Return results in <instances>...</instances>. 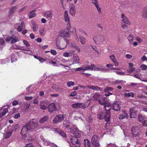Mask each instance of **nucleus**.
Here are the masks:
<instances>
[{"instance_id": "obj_29", "label": "nucleus", "mask_w": 147, "mask_h": 147, "mask_svg": "<svg viewBox=\"0 0 147 147\" xmlns=\"http://www.w3.org/2000/svg\"><path fill=\"white\" fill-rule=\"evenodd\" d=\"M110 58L112 60V61L113 62L115 65L116 66H118V63L116 61V59L115 58V57L114 55H111L110 56Z\"/></svg>"}, {"instance_id": "obj_26", "label": "nucleus", "mask_w": 147, "mask_h": 147, "mask_svg": "<svg viewBox=\"0 0 147 147\" xmlns=\"http://www.w3.org/2000/svg\"><path fill=\"white\" fill-rule=\"evenodd\" d=\"M49 119V116H44L41 118L39 121V122L40 123H43L48 121Z\"/></svg>"}, {"instance_id": "obj_37", "label": "nucleus", "mask_w": 147, "mask_h": 147, "mask_svg": "<svg viewBox=\"0 0 147 147\" xmlns=\"http://www.w3.org/2000/svg\"><path fill=\"white\" fill-rule=\"evenodd\" d=\"M35 10H33L30 11V14L31 15L29 16V18H31L33 17L36 16V13H32L33 12H35Z\"/></svg>"}, {"instance_id": "obj_61", "label": "nucleus", "mask_w": 147, "mask_h": 147, "mask_svg": "<svg viewBox=\"0 0 147 147\" xmlns=\"http://www.w3.org/2000/svg\"><path fill=\"white\" fill-rule=\"evenodd\" d=\"M33 98L32 96H26L25 97V98L26 100H29L32 99Z\"/></svg>"}, {"instance_id": "obj_30", "label": "nucleus", "mask_w": 147, "mask_h": 147, "mask_svg": "<svg viewBox=\"0 0 147 147\" xmlns=\"http://www.w3.org/2000/svg\"><path fill=\"white\" fill-rule=\"evenodd\" d=\"M87 87H88V88L93 90H96L97 91L101 90L100 88L98 86H88Z\"/></svg>"}, {"instance_id": "obj_12", "label": "nucleus", "mask_w": 147, "mask_h": 147, "mask_svg": "<svg viewBox=\"0 0 147 147\" xmlns=\"http://www.w3.org/2000/svg\"><path fill=\"white\" fill-rule=\"evenodd\" d=\"M18 38L14 35H13L12 36L8 37L5 39L6 42H9L11 40V43L13 44L17 41Z\"/></svg>"}, {"instance_id": "obj_8", "label": "nucleus", "mask_w": 147, "mask_h": 147, "mask_svg": "<svg viewBox=\"0 0 147 147\" xmlns=\"http://www.w3.org/2000/svg\"><path fill=\"white\" fill-rule=\"evenodd\" d=\"M97 136L96 135H94L92 137L91 140V143L92 145L95 147H98L99 144L98 139Z\"/></svg>"}, {"instance_id": "obj_18", "label": "nucleus", "mask_w": 147, "mask_h": 147, "mask_svg": "<svg viewBox=\"0 0 147 147\" xmlns=\"http://www.w3.org/2000/svg\"><path fill=\"white\" fill-rule=\"evenodd\" d=\"M69 11L70 13L73 16H74L76 13L75 6L73 4H71L69 6Z\"/></svg>"}, {"instance_id": "obj_45", "label": "nucleus", "mask_w": 147, "mask_h": 147, "mask_svg": "<svg viewBox=\"0 0 147 147\" xmlns=\"http://www.w3.org/2000/svg\"><path fill=\"white\" fill-rule=\"evenodd\" d=\"M89 69L93 70L94 71L95 65L94 64H92L90 65H88Z\"/></svg>"}, {"instance_id": "obj_34", "label": "nucleus", "mask_w": 147, "mask_h": 147, "mask_svg": "<svg viewBox=\"0 0 147 147\" xmlns=\"http://www.w3.org/2000/svg\"><path fill=\"white\" fill-rule=\"evenodd\" d=\"M25 28V25L24 22H22L20 25L19 26V32L22 31V30L24 29Z\"/></svg>"}, {"instance_id": "obj_41", "label": "nucleus", "mask_w": 147, "mask_h": 147, "mask_svg": "<svg viewBox=\"0 0 147 147\" xmlns=\"http://www.w3.org/2000/svg\"><path fill=\"white\" fill-rule=\"evenodd\" d=\"M13 127V129H11V130L12 131H13L14 132H16L18 128V124H15L14 125Z\"/></svg>"}, {"instance_id": "obj_48", "label": "nucleus", "mask_w": 147, "mask_h": 147, "mask_svg": "<svg viewBox=\"0 0 147 147\" xmlns=\"http://www.w3.org/2000/svg\"><path fill=\"white\" fill-rule=\"evenodd\" d=\"M140 68L142 70H145L147 69V66L144 64H142L141 65Z\"/></svg>"}, {"instance_id": "obj_53", "label": "nucleus", "mask_w": 147, "mask_h": 147, "mask_svg": "<svg viewBox=\"0 0 147 147\" xmlns=\"http://www.w3.org/2000/svg\"><path fill=\"white\" fill-rule=\"evenodd\" d=\"M83 67H78L75 69V72L78 71H83Z\"/></svg>"}, {"instance_id": "obj_20", "label": "nucleus", "mask_w": 147, "mask_h": 147, "mask_svg": "<svg viewBox=\"0 0 147 147\" xmlns=\"http://www.w3.org/2000/svg\"><path fill=\"white\" fill-rule=\"evenodd\" d=\"M73 136H75L76 138L80 137V132L78 129H74L72 131Z\"/></svg>"}, {"instance_id": "obj_55", "label": "nucleus", "mask_w": 147, "mask_h": 147, "mask_svg": "<svg viewBox=\"0 0 147 147\" xmlns=\"http://www.w3.org/2000/svg\"><path fill=\"white\" fill-rule=\"evenodd\" d=\"M89 105H87L86 104H83L82 103V105H81L80 107V108H85L87 107Z\"/></svg>"}, {"instance_id": "obj_39", "label": "nucleus", "mask_w": 147, "mask_h": 147, "mask_svg": "<svg viewBox=\"0 0 147 147\" xmlns=\"http://www.w3.org/2000/svg\"><path fill=\"white\" fill-rule=\"evenodd\" d=\"M45 27H42L40 28L39 30V32L41 36H44L45 33H44V32L45 30Z\"/></svg>"}, {"instance_id": "obj_3", "label": "nucleus", "mask_w": 147, "mask_h": 147, "mask_svg": "<svg viewBox=\"0 0 147 147\" xmlns=\"http://www.w3.org/2000/svg\"><path fill=\"white\" fill-rule=\"evenodd\" d=\"M65 116L66 115L65 114L57 115L53 119V122L55 124L60 123L63 120Z\"/></svg>"}, {"instance_id": "obj_49", "label": "nucleus", "mask_w": 147, "mask_h": 147, "mask_svg": "<svg viewBox=\"0 0 147 147\" xmlns=\"http://www.w3.org/2000/svg\"><path fill=\"white\" fill-rule=\"evenodd\" d=\"M59 134L63 137H65L66 136L65 133L62 131H61Z\"/></svg>"}, {"instance_id": "obj_15", "label": "nucleus", "mask_w": 147, "mask_h": 147, "mask_svg": "<svg viewBox=\"0 0 147 147\" xmlns=\"http://www.w3.org/2000/svg\"><path fill=\"white\" fill-rule=\"evenodd\" d=\"M48 111L50 113L53 112L57 110L55 105L54 103L50 104L48 106Z\"/></svg>"}, {"instance_id": "obj_60", "label": "nucleus", "mask_w": 147, "mask_h": 147, "mask_svg": "<svg viewBox=\"0 0 147 147\" xmlns=\"http://www.w3.org/2000/svg\"><path fill=\"white\" fill-rule=\"evenodd\" d=\"M71 28V26L70 25V22H69V23H68V24H67V30H68L69 31V30Z\"/></svg>"}, {"instance_id": "obj_58", "label": "nucleus", "mask_w": 147, "mask_h": 147, "mask_svg": "<svg viewBox=\"0 0 147 147\" xmlns=\"http://www.w3.org/2000/svg\"><path fill=\"white\" fill-rule=\"evenodd\" d=\"M33 103L34 104L36 105L38 104V101L37 98H35L34 100Z\"/></svg>"}, {"instance_id": "obj_36", "label": "nucleus", "mask_w": 147, "mask_h": 147, "mask_svg": "<svg viewBox=\"0 0 147 147\" xmlns=\"http://www.w3.org/2000/svg\"><path fill=\"white\" fill-rule=\"evenodd\" d=\"M12 132V130H10L9 129L8 130L6 133L5 135V138L6 139L10 136Z\"/></svg>"}, {"instance_id": "obj_32", "label": "nucleus", "mask_w": 147, "mask_h": 147, "mask_svg": "<svg viewBox=\"0 0 147 147\" xmlns=\"http://www.w3.org/2000/svg\"><path fill=\"white\" fill-rule=\"evenodd\" d=\"M84 147H91L90 142L88 139L84 140Z\"/></svg>"}, {"instance_id": "obj_64", "label": "nucleus", "mask_w": 147, "mask_h": 147, "mask_svg": "<svg viewBox=\"0 0 147 147\" xmlns=\"http://www.w3.org/2000/svg\"><path fill=\"white\" fill-rule=\"evenodd\" d=\"M136 40L139 42H141L142 41V39L140 37H136Z\"/></svg>"}, {"instance_id": "obj_25", "label": "nucleus", "mask_w": 147, "mask_h": 147, "mask_svg": "<svg viewBox=\"0 0 147 147\" xmlns=\"http://www.w3.org/2000/svg\"><path fill=\"white\" fill-rule=\"evenodd\" d=\"M64 18L65 21L66 22L69 23L70 21L69 17V16L68 13V11L67 10H65L64 11Z\"/></svg>"}, {"instance_id": "obj_33", "label": "nucleus", "mask_w": 147, "mask_h": 147, "mask_svg": "<svg viewBox=\"0 0 147 147\" xmlns=\"http://www.w3.org/2000/svg\"><path fill=\"white\" fill-rule=\"evenodd\" d=\"M104 111H102L100 112L98 115L97 117L99 119H104Z\"/></svg>"}, {"instance_id": "obj_51", "label": "nucleus", "mask_w": 147, "mask_h": 147, "mask_svg": "<svg viewBox=\"0 0 147 147\" xmlns=\"http://www.w3.org/2000/svg\"><path fill=\"white\" fill-rule=\"evenodd\" d=\"M92 3L94 4L95 6H97L98 5L97 0H92Z\"/></svg>"}, {"instance_id": "obj_38", "label": "nucleus", "mask_w": 147, "mask_h": 147, "mask_svg": "<svg viewBox=\"0 0 147 147\" xmlns=\"http://www.w3.org/2000/svg\"><path fill=\"white\" fill-rule=\"evenodd\" d=\"M79 39L82 45H84L86 43V39L83 36L80 37Z\"/></svg>"}, {"instance_id": "obj_40", "label": "nucleus", "mask_w": 147, "mask_h": 147, "mask_svg": "<svg viewBox=\"0 0 147 147\" xmlns=\"http://www.w3.org/2000/svg\"><path fill=\"white\" fill-rule=\"evenodd\" d=\"M72 55V53L71 52H65L63 54V56L65 57H68L71 56Z\"/></svg>"}, {"instance_id": "obj_9", "label": "nucleus", "mask_w": 147, "mask_h": 147, "mask_svg": "<svg viewBox=\"0 0 147 147\" xmlns=\"http://www.w3.org/2000/svg\"><path fill=\"white\" fill-rule=\"evenodd\" d=\"M70 141L71 143L74 145H75L76 147H79L80 146V143L78 141L77 138L75 136H72L70 138Z\"/></svg>"}, {"instance_id": "obj_11", "label": "nucleus", "mask_w": 147, "mask_h": 147, "mask_svg": "<svg viewBox=\"0 0 147 147\" xmlns=\"http://www.w3.org/2000/svg\"><path fill=\"white\" fill-rule=\"evenodd\" d=\"M71 64L78 63L80 61V59L76 54H74L73 55V57L71 59Z\"/></svg>"}, {"instance_id": "obj_52", "label": "nucleus", "mask_w": 147, "mask_h": 147, "mask_svg": "<svg viewBox=\"0 0 147 147\" xmlns=\"http://www.w3.org/2000/svg\"><path fill=\"white\" fill-rule=\"evenodd\" d=\"M50 52L53 55H55L57 54V52L55 50L51 49L50 51Z\"/></svg>"}, {"instance_id": "obj_54", "label": "nucleus", "mask_w": 147, "mask_h": 147, "mask_svg": "<svg viewBox=\"0 0 147 147\" xmlns=\"http://www.w3.org/2000/svg\"><path fill=\"white\" fill-rule=\"evenodd\" d=\"M5 41L2 38H0V44L1 45H5Z\"/></svg>"}, {"instance_id": "obj_63", "label": "nucleus", "mask_w": 147, "mask_h": 147, "mask_svg": "<svg viewBox=\"0 0 147 147\" xmlns=\"http://www.w3.org/2000/svg\"><path fill=\"white\" fill-rule=\"evenodd\" d=\"M144 123L145 122V124H143V126L146 127L147 126V117H146L145 118V119L144 121Z\"/></svg>"}, {"instance_id": "obj_57", "label": "nucleus", "mask_w": 147, "mask_h": 147, "mask_svg": "<svg viewBox=\"0 0 147 147\" xmlns=\"http://www.w3.org/2000/svg\"><path fill=\"white\" fill-rule=\"evenodd\" d=\"M77 94V93L76 91H74L72 92L70 94V96H74Z\"/></svg>"}, {"instance_id": "obj_16", "label": "nucleus", "mask_w": 147, "mask_h": 147, "mask_svg": "<svg viewBox=\"0 0 147 147\" xmlns=\"http://www.w3.org/2000/svg\"><path fill=\"white\" fill-rule=\"evenodd\" d=\"M121 22L127 24H130V23L128 18L123 14L121 15Z\"/></svg>"}, {"instance_id": "obj_31", "label": "nucleus", "mask_w": 147, "mask_h": 147, "mask_svg": "<svg viewBox=\"0 0 147 147\" xmlns=\"http://www.w3.org/2000/svg\"><path fill=\"white\" fill-rule=\"evenodd\" d=\"M124 96L127 98H133L134 96V94L132 92H129L128 93H125L124 94Z\"/></svg>"}, {"instance_id": "obj_35", "label": "nucleus", "mask_w": 147, "mask_h": 147, "mask_svg": "<svg viewBox=\"0 0 147 147\" xmlns=\"http://www.w3.org/2000/svg\"><path fill=\"white\" fill-rule=\"evenodd\" d=\"M46 104L43 102H41L40 103V108L43 110H45L47 108V105Z\"/></svg>"}, {"instance_id": "obj_10", "label": "nucleus", "mask_w": 147, "mask_h": 147, "mask_svg": "<svg viewBox=\"0 0 147 147\" xmlns=\"http://www.w3.org/2000/svg\"><path fill=\"white\" fill-rule=\"evenodd\" d=\"M129 115L131 118H135L137 116V110L135 107H131L129 110Z\"/></svg>"}, {"instance_id": "obj_4", "label": "nucleus", "mask_w": 147, "mask_h": 147, "mask_svg": "<svg viewBox=\"0 0 147 147\" xmlns=\"http://www.w3.org/2000/svg\"><path fill=\"white\" fill-rule=\"evenodd\" d=\"M29 132H31L30 129L28 125L26 124L24 126L22 129L20 134L23 137H26L27 136V134H29Z\"/></svg>"}, {"instance_id": "obj_6", "label": "nucleus", "mask_w": 147, "mask_h": 147, "mask_svg": "<svg viewBox=\"0 0 147 147\" xmlns=\"http://www.w3.org/2000/svg\"><path fill=\"white\" fill-rule=\"evenodd\" d=\"M107 105V104H106ZM107 107V105L106 107H104V108L105 109V111H104V116L105 121L107 122H108L110 120L111 116V113L110 112V109H107L106 107Z\"/></svg>"}, {"instance_id": "obj_47", "label": "nucleus", "mask_w": 147, "mask_h": 147, "mask_svg": "<svg viewBox=\"0 0 147 147\" xmlns=\"http://www.w3.org/2000/svg\"><path fill=\"white\" fill-rule=\"evenodd\" d=\"M38 60L41 63H43L46 61V59L45 58L40 57H39Z\"/></svg>"}, {"instance_id": "obj_14", "label": "nucleus", "mask_w": 147, "mask_h": 147, "mask_svg": "<svg viewBox=\"0 0 147 147\" xmlns=\"http://www.w3.org/2000/svg\"><path fill=\"white\" fill-rule=\"evenodd\" d=\"M140 129L138 127H133L131 128V133L132 135L134 136H138Z\"/></svg>"}, {"instance_id": "obj_5", "label": "nucleus", "mask_w": 147, "mask_h": 147, "mask_svg": "<svg viewBox=\"0 0 147 147\" xmlns=\"http://www.w3.org/2000/svg\"><path fill=\"white\" fill-rule=\"evenodd\" d=\"M34 119H33L30 121L27 124L29 127L30 129L31 132L34 131V129L36 128L38 126L37 121L35 120V121H33Z\"/></svg>"}, {"instance_id": "obj_13", "label": "nucleus", "mask_w": 147, "mask_h": 147, "mask_svg": "<svg viewBox=\"0 0 147 147\" xmlns=\"http://www.w3.org/2000/svg\"><path fill=\"white\" fill-rule=\"evenodd\" d=\"M59 35L62 37H66L69 38L70 37V35L68 30L64 29L61 30L60 32Z\"/></svg>"}, {"instance_id": "obj_2", "label": "nucleus", "mask_w": 147, "mask_h": 147, "mask_svg": "<svg viewBox=\"0 0 147 147\" xmlns=\"http://www.w3.org/2000/svg\"><path fill=\"white\" fill-rule=\"evenodd\" d=\"M69 43V41L64 39V40H61L59 41H57L56 42V45L58 49H63L66 47L67 45Z\"/></svg>"}, {"instance_id": "obj_56", "label": "nucleus", "mask_w": 147, "mask_h": 147, "mask_svg": "<svg viewBox=\"0 0 147 147\" xmlns=\"http://www.w3.org/2000/svg\"><path fill=\"white\" fill-rule=\"evenodd\" d=\"M54 131L59 134L61 130L59 128H55Z\"/></svg>"}, {"instance_id": "obj_21", "label": "nucleus", "mask_w": 147, "mask_h": 147, "mask_svg": "<svg viewBox=\"0 0 147 147\" xmlns=\"http://www.w3.org/2000/svg\"><path fill=\"white\" fill-rule=\"evenodd\" d=\"M31 23L32 24V29L34 32H36L38 28V24L35 21H32Z\"/></svg>"}, {"instance_id": "obj_62", "label": "nucleus", "mask_w": 147, "mask_h": 147, "mask_svg": "<svg viewBox=\"0 0 147 147\" xmlns=\"http://www.w3.org/2000/svg\"><path fill=\"white\" fill-rule=\"evenodd\" d=\"M103 70V68H99L98 67H95V68H94V71L96 70V71H102Z\"/></svg>"}, {"instance_id": "obj_27", "label": "nucleus", "mask_w": 147, "mask_h": 147, "mask_svg": "<svg viewBox=\"0 0 147 147\" xmlns=\"http://www.w3.org/2000/svg\"><path fill=\"white\" fill-rule=\"evenodd\" d=\"M63 124L64 127L66 128H69L70 127V122L67 120H65L63 122Z\"/></svg>"}, {"instance_id": "obj_7", "label": "nucleus", "mask_w": 147, "mask_h": 147, "mask_svg": "<svg viewBox=\"0 0 147 147\" xmlns=\"http://www.w3.org/2000/svg\"><path fill=\"white\" fill-rule=\"evenodd\" d=\"M105 40V38L104 36L102 35H98L94 36L93 38V40L94 42L96 43V42L98 43H101L104 42Z\"/></svg>"}, {"instance_id": "obj_50", "label": "nucleus", "mask_w": 147, "mask_h": 147, "mask_svg": "<svg viewBox=\"0 0 147 147\" xmlns=\"http://www.w3.org/2000/svg\"><path fill=\"white\" fill-rule=\"evenodd\" d=\"M23 41L24 45L26 46L27 47H28L30 46V45L29 44V43L28 41L24 40H23Z\"/></svg>"}, {"instance_id": "obj_46", "label": "nucleus", "mask_w": 147, "mask_h": 147, "mask_svg": "<svg viewBox=\"0 0 147 147\" xmlns=\"http://www.w3.org/2000/svg\"><path fill=\"white\" fill-rule=\"evenodd\" d=\"M24 109L25 110L29 108L30 105L27 103H24Z\"/></svg>"}, {"instance_id": "obj_42", "label": "nucleus", "mask_w": 147, "mask_h": 147, "mask_svg": "<svg viewBox=\"0 0 147 147\" xmlns=\"http://www.w3.org/2000/svg\"><path fill=\"white\" fill-rule=\"evenodd\" d=\"M67 85L68 87H70L71 86H74V83L72 81H69L67 83Z\"/></svg>"}, {"instance_id": "obj_28", "label": "nucleus", "mask_w": 147, "mask_h": 147, "mask_svg": "<svg viewBox=\"0 0 147 147\" xmlns=\"http://www.w3.org/2000/svg\"><path fill=\"white\" fill-rule=\"evenodd\" d=\"M82 105V103H77L72 104L71 106L73 108L77 109L80 108V107Z\"/></svg>"}, {"instance_id": "obj_17", "label": "nucleus", "mask_w": 147, "mask_h": 147, "mask_svg": "<svg viewBox=\"0 0 147 147\" xmlns=\"http://www.w3.org/2000/svg\"><path fill=\"white\" fill-rule=\"evenodd\" d=\"M111 105V107L113 108V110L115 111H118L120 110V107L118 102L116 101H114L113 103Z\"/></svg>"}, {"instance_id": "obj_59", "label": "nucleus", "mask_w": 147, "mask_h": 147, "mask_svg": "<svg viewBox=\"0 0 147 147\" xmlns=\"http://www.w3.org/2000/svg\"><path fill=\"white\" fill-rule=\"evenodd\" d=\"M126 24H123V23L121 22V27L123 29H124L125 28L127 27V26L126 25Z\"/></svg>"}, {"instance_id": "obj_43", "label": "nucleus", "mask_w": 147, "mask_h": 147, "mask_svg": "<svg viewBox=\"0 0 147 147\" xmlns=\"http://www.w3.org/2000/svg\"><path fill=\"white\" fill-rule=\"evenodd\" d=\"M128 40L130 41H132L134 40V36L133 34H130L127 38Z\"/></svg>"}, {"instance_id": "obj_24", "label": "nucleus", "mask_w": 147, "mask_h": 147, "mask_svg": "<svg viewBox=\"0 0 147 147\" xmlns=\"http://www.w3.org/2000/svg\"><path fill=\"white\" fill-rule=\"evenodd\" d=\"M17 9V7L16 6H13L11 7L9 9V14L8 15V17H10L11 14L14 13Z\"/></svg>"}, {"instance_id": "obj_19", "label": "nucleus", "mask_w": 147, "mask_h": 147, "mask_svg": "<svg viewBox=\"0 0 147 147\" xmlns=\"http://www.w3.org/2000/svg\"><path fill=\"white\" fill-rule=\"evenodd\" d=\"M128 115L126 111H123L121 113L119 117V119L120 120H122L125 118H127Z\"/></svg>"}, {"instance_id": "obj_44", "label": "nucleus", "mask_w": 147, "mask_h": 147, "mask_svg": "<svg viewBox=\"0 0 147 147\" xmlns=\"http://www.w3.org/2000/svg\"><path fill=\"white\" fill-rule=\"evenodd\" d=\"M113 89V88L111 87H107L104 90L105 92H108L111 91Z\"/></svg>"}, {"instance_id": "obj_22", "label": "nucleus", "mask_w": 147, "mask_h": 147, "mask_svg": "<svg viewBox=\"0 0 147 147\" xmlns=\"http://www.w3.org/2000/svg\"><path fill=\"white\" fill-rule=\"evenodd\" d=\"M146 116L144 115H143L141 114H139L138 116V119L139 121L142 123V125L143 124H145V123L144 121V120Z\"/></svg>"}, {"instance_id": "obj_23", "label": "nucleus", "mask_w": 147, "mask_h": 147, "mask_svg": "<svg viewBox=\"0 0 147 147\" xmlns=\"http://www.w3.org/2000/svg\"><path fill=\"white\" fill-rule=\"evenodd\" d=\"M44 17L47 18H51L52 16V11L51 10L46 11L44 13Z\"/></svg>"}, {"instance_id": "obj_1", "label": "nucleus", "mask_w": 147, "mask_h": 147, "mask_svg": "<svg viewBox=\"0 0 147 147\" xmlns=\"http://www.w3.org/2000/svg\"><path fill=\"white\" fill-rule=\"evenodd\" d=\"M92 97L94 100L98 101L100 104L103 105L104 107H106L105 98L101 95L99 94L98 93H96L93 95Z\"/></svg>"}]
</instances>
